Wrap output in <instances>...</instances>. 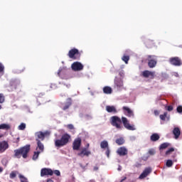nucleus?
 Returning <instances> with one entry per match:
<instances>
[{
  "mask_svg": "<svg viewBox=\"0 0 182 182\" xmlns=\"http://www.w3.org/2000/svg\"><path fill=\"white\" fill-rule=\"evenodd\" d=\"M29 151H31V145L27 144L18 149H15L14 157L16 159H21L22 156L23 159H28V154Z\"/></svg>",
  "mask_w": 182,
  "mask_h": 182,
  "instance_id": "f257e3e1",
  "label": "nucleus"
},
{
  "mask_svg": "<svg viewBox=\"0 0 182 182\" xmlns=\"http://www.w3.org/2000/svg\"><path fill=\"white\" fill-rule=\"evenodd\" d=\"M70 139L71 136L69 134H64L62 135L60 139L55 140L54 144L56 147H58V149H60V147L66 146V144L69 143Z\"/></svg>",
  "mask_w": 182,
  "mask_h": 182,
  "instance_id": "f03ea898",
  "label": "nucleus"
},
{
  "mask_svg": "<svg viewBox=\"0 0 182 182\" xmlns=\"http://www.w3.org/2000/svg\"><path fill=\"white\" fill-rule=\"evenodd\" d=\"M111 124L116 129H122V119L117 116H113L111 117Z\"/></svg>",
  "mask_w": 182,
  "mask_h": 182,
  "instance_id": "7ed1b4c3",
  "label": "nucleus"
},
{
  "mask_svg": "<svg viewBox=\"0 0 182 182\" xmlns=\"http://www.w3.org/2000/svg\"><path fill=\"white\" fill-rule=\"evenodd\" d=\"M157 65V58L155 55H148V66L149 68H156Z\"/></svg>",
  "mask_w": 182,
  "mask_h": 182,
  "instance_id": "20e7f679",
  "label": "nucleus"
},
{
  "mask_svg": "<svg viewBox=\"0 0 182 182\" xmlns=\"http://www.w3.org/2000/svg\"><path fill=\"white\" fill-rule=\"evenodd\" d=\"M122 122L124 124V127L127 130H136V128H134V125H130V122H129V119L126 118L125 117H122Z\"/></svg>",
  "mask_w": 182,
  "mask_h": 182,
  "instance_id": "39448f33",
  "label": "nucleus"
},
{
  "mask_svg": "<svg viewBox=\"0 0 182 182\" xmlns=\"http://www.w3.org/2000/svg\"><path fill=\"white\" fill-rule=\"evenodd\" d=\"M156 75L155 72L149 71V70H144L141 73V76L145 78H150V79H154V76Z\"/></svg>",
  "mask_w": 182,
  "mask_h": 182,
  "instance_id": "423d86ee",
  "label": "nucleus"
},
{
  "mask_svg": "<svg viewBox=\"0 0 182 182\" xmlns=\"http://www.w3.org/2000/svg\"><path fill=\"white\" fill-rule=\"evenodd\" d=\"M76 55H79V50H77V48H73L70 50L68 54L70 59H73L74 60H76V59H77Z\"/></svg>",
  "mask_w": 182,
  "mask_h": 182,
  "instance_id": "0eeeda50",
  "label": "nucleus"
},
{
  "mask_svg": "<svg viewBox=\"0 0 182 182\" xmlns=\"http://www.w3.org/2000/svg\"><path fill=\"white\" fill-rule=\"evenodd\" d=\"M71 68L74 70V72H79L80 70H83V65L81 63L74 62L71 65Z\"/></svg>",
  "mask_w": 182,
  "mask_h": 182,
  "instance_id": "6e6552de",
  "label": "nucleus"
},
{
  "mask_svg": "<svg viewBox=\"0 0 182 182\" xmlns=\"http://www.w3.org/2000/svg\"><path fill=\"white\" fill-rule=\"evenodd\" d=\"M169 63L173 66H181V60L178 57H173L169 59Z\"/></svg>",
  "mask_w": 182,
  "mask_h": 182,
  "instance_id": "1a4fd4ad",
  "label": "nucleus"
},
{
  "mask_svg": "<svg viewBox=\"0 0 182 182\" xmlns=\"http://www.w3.org/2000/svg\"><path fill=\"white\" fill-rule=\"evenodd\" d=\"M80 146H82V139L78 137L75 139L73 143V149L79 150L80 149Z\"/></svg>",
  "mask_w": 182,
  "mask_h": 182,
  "instance_id": "9d476101",
  "label": "nucleus"
},
{
  "mask_svg": "<svg viewBox=\"0 0 182 182\" xmlns=\"http://www.w3.org/2000/svg\"><path fill=\"white\" fill-rule=\"evenodd\" d=\"M45 176H53V171L48 168H42L41 171V176L45 177Z\"/></svg>",
  "mask_w": 182,
  "mask_h": 182,
  "instance_id": "9b49d317",
  "label": "nucleus"
},
{
  "mask_svg": "<svg viewBox=\"0 0 182 182\" xmlns=\"http://www.w3.org/2000/svg\"><path fill=\"white\" fill-rule=\"evenodd\" d=\"M117 153L118 155H119L121 157H123L124 156H127V153H129V151L127 150V149L124 146H121L119 147L117 151Z\"/></svg>",
  "mask_w": 182,
  "mask_h": 182,
  "instance_id": "f8f14e48",
  "label": "nucleus"
},
{
  "mask_svg": "<svg viewBox=\"0 0 182 182\" xmlns=\"http://www.w3.org/2000/svg\"><path fill=\"white\" fill-rule=\"evenodd\" d=\"M9 148V144L6 141H2L0 142V154L4 153L7 149Z\"/></svg>",
  "mask_w": 182,
  "mask_h": 182,
  "instance_id": "ddd939ff",
  "label": "nucleus"
},
{
  "mask_svg": "<svg viewBox=\"0 0 182 182\" xmlns=\"http://www.w3.org/2000/svg\"><path fill=\"white\" fill-rule=\"evenodd\" d=\"M90 154H92V152L88 151L87 148H83L81 151L77 154V156H79V157H85V156L89 157Z\"/></svg>",
  "mask_w": 182,
  "mask_h": 182,
  "instance_id": "4468645a",
  "label": "nucleus"
},
{
  "mask_svg": "<svg viewBox=\"0 0 182 182\" xmlns=\"http://www.w3.org/2000/svg\"><path fill=\"white\" fill-rule=\"evenodd\" d=\"M49 134H50V133H49V132H38L36 133V136L38 137V140H45V137H46V136H49Z\"/></svg>",
  "mask_w": 182,
  "mask_h": 182,
  "instance_id": "2eb2a0df",
  "label": "nucleus"
},
{
  "mask_svg": "<svg viewBox=\"0 0 182 182\" xmlns=\"http://www.w3.org/2000/svg\"><path fill=\"white\" fill-rule=\"evenodd\" d=\"M150 173H151V168H146L139 176V178L140 180H143V178H146V177H147Z\"/></svg>",
  "mask_w": 182,
  "mask_h": 182,
  "instance_id": "dca6fc26",
  "label": "nucleus"
},
{
  "mask_svg": "<svg viewBox=\"0 0 182 182\" xmlns=\"http://www.w3.org/2000/svg\"><path fill=\"white\" fill-rule=\"evenodd\" d=\"M122 110L124 111V114L128 117H133L134 116L133 111H132V109H130V108L128 107H123Z\"/></svg>",
  "mask_w": 182,
  "mask_h": 182,
  "instance_id": "f3484780",
  "label": "nucleus"
},
{
  "mask_svg": "<svg viewBox=\"0 0 182 182\" xmlns=\"http://www.w3.org/2000/svg\"><path fill=\"white\" fill-rule=\"evenodd\" d=\"M172 133L174 136V139H178V137H180V134H181V131L180 130V128L175 127Z\"/></svg>",
  "mask_w": 182,
  "mask_h": 182,
  "instance_id": "a211bd4d",
  "label": "nucleus"
},
{
  "mask_svg": "<svg viewBox=\"0 0 182 182\" xmlns=\"http://www.w3.org/2000/svg\"><path fill=\"white\" fill-rule=\"evenodd\" d=\"M106 111L108 113H114V114L117 113V109H116V107H114V106L107 105L106 106Z\"/></svg>",
  "mask_w": 182,
  "mask_h": 182,
  "instance_id": "6ab92c4d",
  "label": "nucleus"
},
{
  "mask_svg": "<svg viewBox=\"0 0 182 182\" xmlns=\"http://www.w3.org/2000/svg\"><path fill=\"white\" fill-rule=\"evenodd\" d=\"M114 85L117 86V87H122L123 86V80H122L120 78H118L117 77L114 79Z\"/></svg>",
  "mask_w": 182,
  "mask_h": 182,
  "instance_id": "aec40b11",
  "label": "nucleus"
},
{
  "mask_svg": "<svg viewBox=\"0 0 182 182\" xmlns=\"http://www.w3.org/2000/svg\"><path fill=\"white\" fill-rule=\"evenodd\" d=\"M102 90H103V93H105V95H112V93L113 92V90L109 86L104 87Z\"/></svg>",
  "mask_w": 182,
  "mask_h": 182,
  "instance_id": "412c9836",
  "label": "nucleus"
},
{
  "mask_svg": "<svg viewBox=\"0 0 182 182\" xmlns=\"http://www.w3.org/2000/svg\"><path fill=\"white\" fill-rule=\"evenodd\" d=\"M72 106V98H68L67 102L65 103V106L63 107V110H68L69 107Z\"/></svg>",
  "mask_w": 182,
  "mask_h": 182,
  "instance_id": "4be33fe9",
  "label": "nucleus"
},
{
  "mask_svg": "<svg viewBox=\"0 0 182 182\" xmlns=\"http://www.w3.org/2000/svg\"><path fill=\"white\" fill-rule=\"evenodd\" d=\"M168 113L167 112H165L163 114H161L159 116L161 120H162L163 122H165L166 119H167V120H170V115H168Z\"/></svg>",
  "mask_w": 182,
  "mask_h": 182,
  "instance_id": "5701e85b",
  "label": "nucleus"
},
{
  "mask_svg": "<svg viewBox=\"0 0 182 182\" xmlns=\"http://www.w3.org/2000/svg\"><path fill=\"white\" fill-rule=\"evenodd\" d=\"M11 125L9 124H0V129L1 130H10Z\"/></svg>",
  "mask_w": 182,
  "mask_h": 182,
  "instance_id": "b1692460",
  "label": "nucleus"
},
{
  "mask_svg": "<svg viewBox=\"0 0 182 182\" xmlns=\"http://www.w3.org/2000/svg\"><path fill=\"white\" fill-rule=\"evenodd\" d=\"M150 139L151 141H157V140H159L160 136L158 134H153Z\"/></svg>",
  "mask_w": 182,
  "mask_h": 182,
  "instance_id": "393cba45",
  "label": "nucleus"
},
{
  "mask_svg": "<svg viewBox=\"0 0 182 182\" xmlns=\"http://www.w3.org/2000/svg\"><path fill=\"white\" fill-rule=\"evenodd\" d=\"M5 75V66L0 63V77H2Z\"/></svg>",
  "mask_w": 182,
  "mask_h": 182,
  "instance_id": "a878e982",
  "label": "nucleus"
},
{
  "mask_svg": "<svg viewBox=\"0 0 182 182\" xmlns=\"http://www.w3.org/2000/svg\"><path fill=\"white\" fill-rule=\"evenodd\" d=\"M101 149H109V143L107 141H102L100 143Z\"/></svg>",
  "mask_w": 182,
  "mask_h": 182,
  "instance_id": "bb28decb",
  "label": "nucleus"
},
{
  "mask_svg": "<svg viewBox=\"0 0 182 182\" xmlns=\"http://www.w3.org/2000/svg\"><path fill=\"white\" fill-rule=\"evenodd\" d=\"M36 141H37V146L39 150L41 151H43V149H44L43 144H42V142H41V140L39 139H36Z\"/></svg>",
  "mask_w": 182,
  "mask_h": 182,
  "instance_id": "cd10ccee",
  "label": "nucleus"
},
{
  "mask_svg": "<svg viewBox=\"0 0 182 182\" xmlns=\"http://www.w3.org/2000/svg\"><path fill=\"white\" fill-rule=\"evenodd\" d=\"M122 60H123V62H124V63H126V65H127V63H129V60H130V56H129L127 55H124L122 57Z\"/></svg>",
  "mask_w": 182,
  "mask_h": 182,
  "instance_id": "c85d7f7f",
  "label": "nucleus"
},
{
  "mask_svg": "<svg viewBox=\"0 0 182 182\" xmlns=\"http://www.w3.org/2000/svg\"><path fill=\"white\" fill-rule=\"evenodd\" d=\"M145 45L147 46V48H150L151 46H153L154 45V41L152 40H146L145 41Z\"/></svg>",
  "mask_w": 182,
  "mask_h": 182,
  "instance_id": "c756f323",
  "label": "nucleus"
},
{
  "mask_svg": "<svg viewBox=\"0 0 182 182\" xmlns=\"http://www.w3.org/2000/svg\"><path fill=\"white\" fill-rule=\"evenodd\" d=\"M115 143L118 144V146H122V144H124V139L123 138H119L116 139Z\"/></svg>",
  "mask_w": 182,
  "mask_h": 182,
  "instance_id": "7c9ffc66",
  "label": "nucleus"
},
{
  "mask_svg": "<svg viewBox=\"0 0 182 182\" xmlns=\"http://www.w3.org/2000/svg\"><path fill=\"white\" fill-rule=\"evenodd\" d=\"M18 173H19V172H18L17 171H13L11 172L9 177L11 179H14L16 177L17 174H18Z\"/></svg>",
  "mask_w": 182,
  "mask_h": 182,
  "instance_id": "2f4dec72",
  "label": "nucleus"
},
{
  "mask_svg": "<svg viewBox=\"0 0 182 182\" xmlns=\"http://www.w3.org/2000/svg\"><path fill=\"white\" fill-rule=\"evenodd\" d=\"M168 146H170V144H168L167 142H165V143L160 145L159 149L161 150H164V149H167V147H168Z\"/></svg>",
  "mask_w": 182,
  "mask_h": 182,
  "instance_id": "473e14b6",
  "label": "nucleus"
},
{
  "mask_svg": "<svg viewBox=\"0 0 182 182\" xmlns=\"http://www.w3.org/2000/svg\"><path fill=\"white\" fill-rule=\"evenodd\" d=\"M4 102H5V96L4 95V94H0V104L4 103ZM1 109H2L1 105H0V110Z\"/></svg>",
  "mask_w": 182,
  "mask_h": 182,
  "instance_id": "72a5a7b5",
  "label": "nucleus"
},
{
  "mask_svg": "<svg viewBox=\"0 0 182 182\" xmlns=\"http://www.w3.org/2000/svg\"><path fill=\"white\" fill-rule=\"evenodd\" d=\"M39 154H41V151H35L33 155V160H38V157H39Z\"/></svg>",
  "mask_w": 182,
  "mask_h": 182,
  "instance_id": "f704fd0d",
  "label": "nucleus"
},
{
  "mask_svg": "<svg viewBox=\"0 0 182 182\" xmlns=\"http://www.w3.org/2000/svg\"><path fill=\"white\" fill-rule=\"evenodd\" d=\"M147 154H148L149 156H154V154H156V149H150L148 151Z\"/></svg>",
  "mask_w": 182,
  "mask_h": 182,
  "instance_id": "c9c22d12",
  "label": "nucleus"
},
{
  "mask_svg": "<svg viewBox=\"0 0 182 182\" xmlns=\"http://www.w3.org/2000/svg\"><path fill=\"white\" fill-rule=\"evenodd\" d=\"M25 129H26V124H25V123H21L18 126V130H25Z\"/></svg>",
  "mask_w": 182,
  "mask_h": 182,
  "instance_id": "e433bc0d",
  "label": "nucleus"
},
{
  "mask_svg": "<svg viewBox=\"0 0 182 182\" xmlns=\"http://www.w3.org/2000/svg\"><path fill=\"white\" fill-rule=\"evenodd\" d=\"M18 177L21 179V182H28V178H26L23 175L19 174Z\"/></svg>",
  "mask_w": 182,
  "mask_h": 182,
  "instance_id": "4c0bfd02",
  "label": "nucleus"
},
{
  "mask_svg": "<svg viewBox=\"0 0 182 182\" xmlns=\"http://www.w3.org/2000/svg\"><path fill=\"white\" fill-rule=\"evenodd\" d=\"M12 86H14L15 89H18V87H21V83L18 82H13Z\"/></svg>",
  "mask_w": 182,
  "mask_h": 182,
  "instance_id": "58836bf2",
  "label": "nucleus"
},
{
  "mask_svg": "<svg viewBox=\"0 0 182 182\" xmlns=\"http://www.w3.org/2000/svg\"><path fill=\"white\" fill-rule=\"evenodd\" d=\"M173 166V161L168 159L166 161V167H172Z\"/></svg>",
  "mask_w": 182,
  "mask_h": 182,
  "instance_id": "ea45409f",
  "label": "nucleus"
},
{
  "mask_svg": "<svg viewBox=\"0 0 182 182\" xmlns=\"http://www.w3.org/2000/svg\"><path fill=\"white\" fill-rule=\"evenodd\" d=\"M174 151V148H170L168 151H166V156H168L170 153H173Z\"/></svg>",
  "mask_w": 182,
  "mask_h": 182,
  "instance_id": "a19ab883",
  "label": "nucleus"
},
{
  "mask_svg": "<svg viewBox=\"0 0 182 182\" xmlns=\"http://www.w3.org/2000/svg\"><path fill=\"white\" fill-rule=\"evenodd\" d=\"M67 127H68V129H69V130H73V129H75V127L72 124H68Z\"/></svg>",
  "mask_w": 182,
  "mask_h": 182,
  "instance_id": "79ce46f5",
  "label": "nucleus"
},
{
  "mask_svg": "<svg viewBox=\"0 0 182 182\" xmlns=\"http://www.w3.org/2000/svg\"><path fill=\"white\" fill-rule=\"evenodd\" d=\"M173 109V106H171V105H168V106L166 107V109L168 110V112H172Z\"/></svg>",
  "mask_w": 182,
  "mask_h": 182,
  "instance_id": "37998d69",
  "label": "nucleus"
},
{
  "mask_svg": "<svg viewBox=\"0 0 182 182\" xmlns=\"http://www.w3.org/2000/svg\"><path fill=\"white\" fill-rule=\"evenodd\" d=\"M176 110L178 112V113H182V106L179 105L177 107Z\"/></svg>",
  "mask_w": 182,
  "mask_h": 182,
  "instance_id": "c03bdc74",
  "label": "nucleus"
},
{
  "mask_svg": "<svg viewBox=\"0 0 182 182\" xmlns=\"http://www.w3.org/2000/svg\"><path fill=\"white\" fill-rule=\"evenodd\" d=\"M54 174H55V176H60V171H58V170H55V171H54Z\"/></svg>",
  "mask_w": 182,
  "mask_h": 182,
  "instance_id": "a18cd8bd",
  "label": "nucleus"
},
{
  "mask_svg": "<svg viewBox=\"0 0 182 182\" xmlns=\"http://www.w3.org/2000/svg\"><path fill=\"white\" fill-rule=\"evenodd\" d=\"M154 114H155V116H159L160 114V112L157 109H155Z\"/></svg>",
  "mask_w": 182,
  "mask_h": 182,
  "instance_id": "49530a36",
  "label": "nucleus"
},
{
  "mask_svg": "<svg viewBox=\"0 0 182 182\" xmlns=\"http://www.w3.org/2000/svg\"><path fill=\"white\" fill-rule=\"evenodd\" d=\"M105 154L107 156V157H109V154H110V149H107V151L105 152Z\"/></svg>",
  "mask_w": 182,
  "mask_h": 182,
  "instance_id": "de8ad7c7",
  "label": "nucleus"
},
{
  "mask_svg": "<svg viewBox=\"0 0 182 182\" xmlns=\"http://www.w3.org/2000/svg\"><path fill=\"white\" fill-rule=\"evenodd\" d=\"M63 70L61 68H60L58 71V76H59V77H60V73H62Z\"/></svg>",
  "mask_w": 182,
  "mask_h": 182,
  "instance_id": "09e8293b",
  "label": "nucleus"
},
{
  "mask_svg": "<svg viewBox=\"0 0 182 182\" xmlns=\"http://www.w3.org/2000/svg\"><path fill=\"white\" fill-rule=\"evenodd\" d=\"M97 170H99V167L95 166L94 167V171H97Z\"/></svg>",
  "mask_w": 182,
  "mask_h": 182,
  "instance_id": "8fccbe9b",
  "label": "nucleus"
},
{
  "mask_svg": "<svg viewBox=\"0 0 182 182\" xmlns=\"http://www.w3.org/2000/svg\"><path fill=\"white\" fill-rule=\"evenodd\" d=\"M126 178H127V177H124L122 178V179H121V181L119 182H123L124 181V180H126Z\"/></svg>",
  "mask_w": 182,
  "mask_h": 182,
  "instance_id": "3c124183",
  "label": "nucleus"
},
{
  "mask_svg": "<svg viewBox=\"0 0 182 182\" xmlns=\"http://www.w3.org/2000/svg\"><path fill=\"white\" fill-rule=\"evenodd\" d=\"M14 143H19V137L17 138V139L14 141Z\"/></svg>",
  "mask_w": 182,
  "mask_h": 182,
  "instance_id": "603ef678",
  "label": "nucleus"
},
{
  "mask_svg": "<svg viewBox=\"0 0 182 182\" xmlns=\"http://www.w3.org/2000/svg\"><path fill=\"white\" fill-rule=\"evenodd\" d=\"M90 146V144H87L85 149H87V150L89 149Z\"/></svg>",
  "mask_w": 182,
  "mask_h": 182,
  "instance_id": "864d4df0",
  "label": "nucleus"
},
{
  "mask_svg": "<svg viewBox=\"0 0 182 182\" xmlns=\"http://www.w3.org/2000/svg\"><path fill=\"white\" fill-rule=\"evenodd\" d=\"M47 182H53V180H52V179H48V180H47Z\"/></svg>",
  "mask_w": 182,
  "mask_h": 182,
  "instance_id": "5fc2aeb1",
  "label": "nucleus"
},
{
  "mask_svg": "<svg viewBox=\"0 0 182 182\" xmlns=\"http://www.w3.org/2000/svg\"><path fill=\"white\" fill-rule=\"evenodd\" d=\"M118 171H122V166H119Z\"/></svg>",
  "mask_w": 182,
  "mask_h": 182,
  "instance_id": "6e6d98bb",
  "label": "nucleus"
},
{
  "mask_svg": "<svg viewBox=\"0 0 182 182\" xmlns=\"http://www.w3.org/2000/svg\"><path fill=\"white\" fill-rule=\"evenodd\" d=\"M1 137H4V135H0V139H1Z\"/></svg>",
  "mask_w": 182,
  "mask_h": 182,
  "instance_id": "4d7b16f0",
  "label": "nucleus"
}]
</instances>
